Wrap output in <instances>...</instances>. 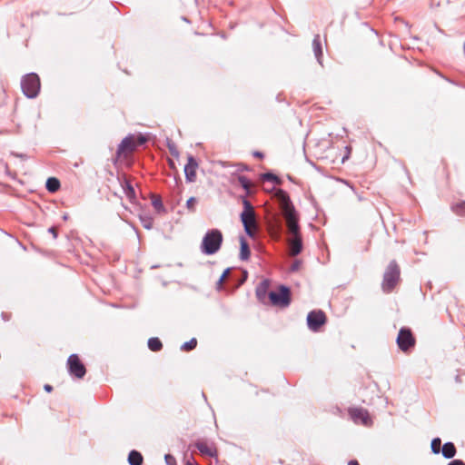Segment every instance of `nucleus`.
Here are the masks:
<instances>
[{"label":"nucleus","instance_id":"nucleus-1","mask_svg":"<svg viewBox=\"0 0 465 465\" xmlns=\"http://www.w3.org/2000/svg\"><path fill=\"white\" fill-rule=\"evenodd\" d=\"M282 216L285 219L288 232L291 234L289 240V250L292 256L298 255L302 251V241L300 233L299 215L296 212L289 194L279 189L275 193Z\"/></svg>","mask_w":465,"mask_h":465},{"label":"nucleus","instance_id":"nucleus-2","mask_svg":"<svg viewBox=\"0 0 465 465\" xmlns=\"http://www.w3.org/2000/svg\"><path fill=\"white\" fill-rule=\"evenodd\" d=\"M223 239V233L220 230H209L203 238L201 252L207 255L216 253L221 248Z\"/></svg>","mask_w":465,"mask_h":465},{"label":"nucleus","instance_id":"nucleus-3","mask_svg":"<svg viewBox=\"0 0 465 465\" xmlns=\"http://www.w3.org/2000/svg\"><path fill=\"white\" fill-rule=\"evenodd\" d=\"M400 267L395 261H391L383 274L381 288L383 292H390L400 280Z\"/></svg>","mask_w":465,"mask_h":465},{"label":"nucleus","instance_id":"nucleus-4","mask_svg":"<svg viewBox=\"0 0 465 465\" xmlns=\"http://www.w3.org/2000/svg\"><path fill=\"white\" fill-rule=\"evenodd\" d=\"M40 86L41 84L39 76L35 73L25 74L21 80L23 94L27 98H35L39 94Z\"/></svg>","mask_w":465,"mask_h":465},{"label":"nucleus","instance_id":"nucleus-5","mask_svg":"<svg viewBox=\"0 0 465 465\" xmlns=\"http://www.w3.org/2000/svg\"><path fill=\"white\" fill-rule=\"evenodd\" d=\"M269 298L271 302L279 307H287L291 303L290 289L284 285H280L278 292H270Z\"/></svg>","mask_w":465,"mask_h":465},{"label":"nucleus","instance_id":"nucleus-6","mask_svg":"<svg viewBox=\"0 0 465 465\" xmlns=\"http://www.w3.org/2000/svg\"><path fill=\"white\" fill-rule=\"evenodd\" d=\"M396 342L401 351L408 352L415 345V338L411 329L402 327L397 336Z\"/></svg>","mask_w":465,"mask_h":465},{"label":"nucleus","instance_id":"nucleus-7","mask_svg":"<svg viewBox=\"0 0 465 465\" xmlns=\"http://www.w3.org/2000/svg\"><path fill=\"white\" fill-rule=\"evenodd\" d=\"M67 368L71 375L82 379L86 373L84 365L81 362L77 354H71L67 360Z\"/></svg>","mask_w":465,"mask_h":465},{"label":"nucleus","instance_id":"nucleus-8","mask_svg":"<svg viewBox=\"0 0 465 465\" xmlns=\"http://www.w3.org/2000/svg\"><path fill=\"white\" fill-rule=\"evenodd\" d=\"M326 316L321 310L312 311L307 316V324L311 331H318L320 328L325 323Z\"/></svg>","mask_w":465,"mask_h":465},{"label":"nucleus","instance_id":"nucleus-9","mask_svg":"<svg viewBox=\"0 0 465 465\" xmlns=\"http://www.w3.org/2000/svg\"><path fill=\"white\" fill-rule=\"evenodd\" d=\"M241 221L242 223L246 234L250 237H253L257 228L255 213H241Z\"/></svg>","mask_w":465,"mask_h":465},{"label":"nucleus","instance_id":"nucleus-10","mask_svg":"<svg viewBox=\"0 0 465 465\" xmlns=\"http://www.w3.org/2000/svg\"><path fill=\"white\" fill-rule=\"evenodd\" d=\"M195 447L200 451V453L203 456L207 457H216L217 456V449L213 442L208 443L205 440H197L195 442Z\"/></svg>","mask_w":465,"mask_h":465},{"label":"nucleus","instance_id":"nucleus-11","mask_svg":"<svg viewBox=\"0 0 465 465\" xmlns=\"http://www.w3.org/2000/svg\"><path fill=\"white\" fill-rule=\"evenodd\" d=\"M198 167V163L194 157L189 156L188 163L184 166V174L187 182L192 183L194 182L196 177V169Z\"/></svg>","mask_w":465,"mask_h":465},{"label":"nucleus","instance_id":"nucleus-12","mask_svg":"<svg viewBox=\"0 0 465 465\" xmlns=\"http://www.w3.org/2000/svg\"><path fill=\"white\" fill-rule=\"evenodd\" d=\"M349 413L354 422L361 421L364 425L368 423L369 414L366 410L362 408H351Z\"/></svg>","mask_w":465,"mask_h":465},{"label":"nucleus","instance_id":"nucleus-13","mask_svg":"<svg viewBox=\"0 0 465 465\" xmlns=\"http://www.w3.org/2000/svg\"><path fill=\"white\" fill-rule=\"evenodd\" d=\"M136 148V143L134 141V137L133 135H128L124 137L121 143L118 145L117 153L121 154L124 152H133Z\"/></svg>","mask_w":465,"mask_h":465},{"label":"nucleus","instance_id":"nucleus-14","mask_svg":"<svg viewBox=\"0 0 465 465\" xmlns=\"http://www.w3.org/2000/svg\"><path fill=\"white\" fill-rule=\"evenodd\" d=\"M312 47L314 55L320 64H322V49L321 45L320 35H316L312 41Z\"/></svg>","mask_w":465,"mask_h":465},{"label":"nucleus","instance_id":"nucleus-15","mask_svg":"<svg viewBox=\"0 0 465 465\" xmlns=\"http://www.w3.org/2000/svg\"><path fill=\"white\" fill-rule=\"evenodd\" d=\"M457 450L452 442H446L441 449L442 456L446 459H452L456 455Z\"/></svg>","mask_w":465,"mask_h":465},{"label":"nucleus","instance_id":"nucleus-16","mask_svg":"<svg viewBox=\"0 0 465 465\" xmlns=\"http://www.w3.org/2000/svg\"><path fill=\"white\" fill-rule=\"evenodd\" d=\"M241 243V252H240V259L242 261H246L250 257V248L249 244L243 237L240 238Z\"/></svg>","mask_w":465,"mask_h":465},{"label":"nucleus","instance_id":"nucleus-17","mask_svg":"<svg viewBox=\"0 0 465 465\" xmlns=\"http://www.w3.org/2000/svg\"><path fill=\"white\" fill-rule=\"evenodd\" d=\"M143 456L142 454L137 450H132L130 451L128 455V462L130 465H142L143 463Z\"/></svg>","mask_w":465,"mask_h":465},{"label":"nucleus","instance_id":"nucleus-18","mask_svg":"<svg viewBox=\"0 0 465 465\" xmlns=\"http://www.w3.org/2000/svg\"><path fill=\"white\" fill-rule=\"evenodd\" d=\"M45 187L50 193H55L60 188V182L57 178L50 177L46 181Z\"/></svg>","mask_w":465,"mask_h":465},{"label":"nucleus","instance_id":"nucleus-19","mask_svg":"<svg viewBox=\"0 0 465 465\" xmlns=\"http://www.w3.org/2000/svg\"><path fill=\"white\" fill-rule=\"evenodd\" d=\"M162 341L158 338L153 337L148 340V348L152 351H158L162 349Z\"/></svg>","mask_w":465,"mask_h":465},{"label":"nucleus","instance_id":"nucleus-20","mask_svg":"<svg viewBox=\"0 0 465 465\" xmlns=\"http://www.w3.org/2000/svg\"><path fill=\"white\" fill-rule=\"evenodd\" d=\"M237 180L239 184L246 191V193H250L252 187L251 181L244 175H239Z\"/></svg>","mask_w":465,"mask_h":465},{"label":"nucleus","instance_id":"nucleus-21","mask_svg":"<svg viewBox=\"0 0 465 465\" xmlns=\"http://www.w3.org/2000/svg\"><path fill=\"white\" fill-rule=\"evenodd\" d=\"M440 445H441V440L440 438H434L431 440V444H430L431 451L434 454H439L440 452Z\"/></svg>","mask_w":465,"mask_h":465},{"label":"nucleus","instance_id":"nucleus-22","mask_svg":"<svg viewBox=\"0 0 465 465\" xmlns=\"http://www.w3.org/2000/svg\"><path fill=\"white\" fill-rule=\"evenodd\" d=\"M196 345H197V340L195 338H193L189 341L184 342L181 346V350L188 351L194 349L196 347Z\"/></svg>","mask_w":465,"mask_h":465},{"label":"nucleus","instance_id":"nucleus-23","mask_svg":"<svg viewBox=\"0 0 465 465\" xmlns=\"http://www.w3.org/2000/svg\"><path fill=\"white\" fill-rule=\"evenodd\" d=\"M263 180L274 183L276 184H280L281 180L279 177H277L275 174L272 173H266L262 175Z\"/></svg>","mask_w":465,"mask_h":465},{"label":"nucleus","instance_id":"nucleus-24","mask_svg":"<svg viewBox=\"0 0 465 465\" xmlns=\"http://www.w3.org/2000/svg\"><path fill=\"white\" fill-rule=\"evenodd\" d=\"M140 220H141V223H142V225L143 228L150 230L153 227V221L151 217H147V216L142 217L141 216Z\"/></svg>","mask_w":465,"mask_h":465},{"label":"nucleus","instance_id":"nucleus-25","mask_svg":"<svg viewBox=\"0 0 465 465\" xmlns=\"http://www.w3.org/2000/svg\"><path fill=\"white\" fill-rule=\"evenodd\" d=\"M242 204H243V211H242V213H255L252 203L247 199H243Z\"/></svg>","mask_w":465,"mask_h":465},{"label":"nucleus","instance_id":"nucleus-26","mask_svg":"<svg viewBox=\"0 0 465 465\" xmlns=\"http://www.w3.org/2000/svg\"><path fill=\"white\" fill-rule=\"evenodd\" d=\"M453 211L459 215H465V202L455 205Z\"/></svg>","mask_w":465,"mask_h":465},{"label":"nucleus","instance_id":"nucleus-27","mask_svg":"<svg viewBox=\"0 0 465 465\" xmlns=\"http://www.w3.org/2000/svg\"><path fill=\"white\" fill-rule=\"evenodd\" d=\"M124 192H125L126 196L129 199H132L134 197L135 192L130 183H126V186L124 187Z\"/></svg>","mask_w":465,"mask_h":465},{"label":"nucleus","instance_id":"nucleus-28","mask_svg":"<svg viewBox=\"0 0 465 465\" xmlns=\"http://www.w3.org/2000/svg\"><path fill=\"white\" fill-rule=\"evenodd\" d=\"M152 204L157 211L163 210V202L160 197L153 198L152 201Z\"/></svg>","mask_w":465,"mask_h":465},{"label":"nucleus","instance_id":"nucleus-29","mask_svg":"<svg viewBox=\"0 0 465 465\" xmlns=\"http://www.w3.org/2000/svg\"><path fill=\"white\" fill-rule=\"evenodd\" d=\"M197 203V200L195 197H190L186 202V207L191 212H194L195 210V203Z\"/></svg>","mask_w":465,"mask_h":465},{"label":"nucleus","instance_id":"nucleus-30","mask_svg":"<svg viewBox=\"0 0 465 465\" xmlns=\"http://www.w3.org/2000/svg\"><path fill=\"white\" fill-rule=\"evenodd\" d=\"M167 145H168V149H169L171 154L177 157L179 155V153L176 149L175 144L173 142L168 141Z\"/></svg>","mask_w":465,"mask_h":465},{"label":"nucleus","instance_id":"nucleus-31","mask_svg":"<svg viewBox=\"0 0 465 465\" xmlns=\"http://www.w3.org/2000/svg\"><path fill=\"white\" fill-rule=\"evenodd\" d=\"M164 460L167 465H176L175 458L171 454H166Z\"/></svg>","mask_w":465,"mask_h":465},{"label":"nucleus","instance_id":"nucleus-32","mask_svg":"<svg viewBox=\"0 0 465 465\" xmlns=\"http://www.w3.org/2000/svg\"><path fill=\"white\" fill-rule=\"evenodd\" d=\"M146 142H147V138L145 136H143V134H139L135 141V143L137 146V145H142V144L145 143Z\"/></svg>","mask_w":465,"mask_h":465},{"label":"nucleus","instance_id":"nucleus-33","mask_svg":"<svg viewBox=\"0 0 465 465\" xmlns=\"http://www.w3.org/2000/svg\"><path fill=\"white\" fill-rule=\"evenodd\" d=\"M229 272H230V269H229V268H228V269H226V270L223 272V273L221 275V277H220V279H219V281H218V284H219V285H222V284H223V282H224V280L226 279V277H227V275L229 274Z\"/></svg>","mask_w":465,"mask_h":465},{"label":"nucleus","instance_id":"nucleus-34","mask_svg":"<svg viewBox=\"0 0 465 465\" xmlns=\"http://www.w3.org/2000/svg\"><path fill=\"white\" fill-rule=\"evenodd\" d=\"M300 267H301V262L299 260H296L291 265V271L292 272H296V271H298L300 269Z\"/></svg>","mask_w":465,"mask_h":465},{"label":"nucleus","instance_id":"nucleus-35","mask_svg":"<svg viewBox=\"0 0 465 465\" xmlns=\"http://www.w3.org/2000/svg\"><path fill=\"white\" fill-rule=\"evenodd\" d=\"M48 232H49L50 233H52V234H53V237H54V239H56V238H57V230H56V228H55V227H54V226L50 227V228L48 229Z\"/></svg>","mask_w":465,"mask_h":465},{"label":"nucleus","instance_id":"nucleus-36","mask_svg":"<svg viewBox=\"0 0 465 465\" xmlns=\"http://www.w3.org/2000/svg\"><path fill=\"white\" fill-rule=\"evenodd\" d=\"M448 465H465L461 460H453Z\"/></svg>","mask_w":465,"mask_h":465},{"label":"nucleus","instance_id":"nucleus-37","mask_svg":"<svg viewBox=\"0 0 465 465\" xmlns=\"http://www.w3.org/2000/svg\"><path fill=\"white\" fill-rule=\"evenodd\" d=\"M252 154H253V156H254V157H257V158H262V157H263L262 153H261V152H259V151H255V152H253V153H252Z\"/></svg>","mask_w":465,"mask_h":465},{"label":"nucleus","instance_id":"nucleus-38","mask_svg":"<svg viewBox=\"0 0 465 465\" xmlns=\"http://www.w3.org/2000/svg\"><path fill=\"white\" fill-rule=\"evenodd\" d=\"M44 389H45V391H47V392H51V391H53V387H52L51 385H49V384H45V385L44 386Z\"/></svg>","mask_w":465,"mask_h":465},{"label":"nucleus","instance_id":"nucleus-39","mask_svg":"<svg viewBox=\"0 0 465 465\" xmlns=\"http://www.w3.org/2000/svg\"><path fill=\"white\" fill-rule=\"evenodd\" d=\"M348 465H360L357 460H350Z\"/></svg>","mask_w":465,"mask_h":465},{"label":"nucleus","instance_id":"nucleus-40","mask_svg":"<svg viewBox=\"0 0 465 465\" xmlns=\"http://www.w3.org/2000/svg\"><path fill=\"white\" fill-rule=\"evenodd\" d=\"M67 219H68V214H64V216H63V220H64V221H66Z\"/></svg>","mask_w":465,"mask_h":465},{"label":"nucleus","instance_id":"nucleus-41","mask_svg":"<svg viewBox=\"0 0 465 465\" xmlns=\"http://www.w3.org/2000/svg\"><path fill=\"white\" fill-rule=\"evenodd\" d=\"M185 465H193V464L190 461H187Z\"/></svg>","mask_w":465,"mask_h":465}]
</instances>
